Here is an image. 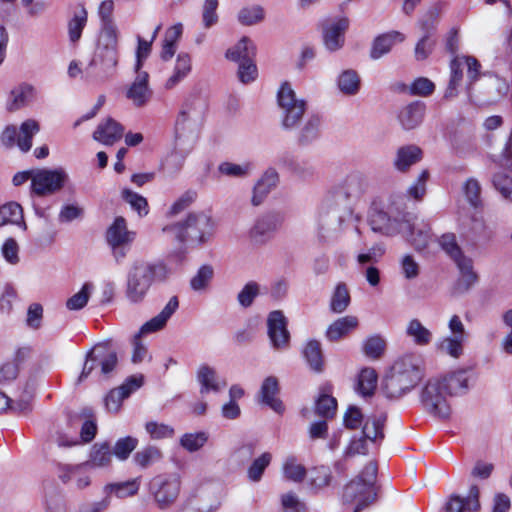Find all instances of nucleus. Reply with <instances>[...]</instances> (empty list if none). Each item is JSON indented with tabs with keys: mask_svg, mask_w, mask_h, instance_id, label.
<instances>
[{
	"mask_svg": "<svg viewBox=\"0 0 512 512\" xmlns=\"http://www.w3.org/2000/svg\"><path fill=\"white\" fill-rule=\"evenodd\" d=\"M369 189V179L360 172L349 174L334 193L325 200L321 219L330 229H339L353 214L352 202L360 199Z\"/></svg>",
	"mask_w": 512,
	"mask_h": 512,
	"instance_id": "f257e3e1",
	"label": "nucleus"
},
{
	"mask_svg": "<svg viewBox=\"0 0 512 512\" xmlns=\"http://www.w3.org/2000/svg\"><path fill=\"white\" fill-rule=\"evenodd\" d=\"M424 376L423 360L419 355L407 354L395 361L384 379L386 397L398 399L411 392Z\"/></svg>",
	"mask_w": 512,
	"mask_h": 512,
	"instance_id": "f03ea898",
	"label": "nucleus"
},
{
	"mask_svg": "<svg viewBox=\"0 0 512 512\" xmlns=\"http://www.w3.org/2000/svg\"><path fill=\"white\" fill-rule=\"evenodd\" d=\"M168 274L162 262L133 261L126 276V298L133 304L143 302L153 283L166 280Z\"/></svg>",
	"mask_w": 512,
	"mask_h": 512,
	"instance_id": "7ed1b4c3",
	"label": "nucleus"
},
{
	"mask_svg": "<svg viewBox=\"0 0 512 512\" xmlns=\"http://www.w3.org/2000/svg\"><path fill=\"white\" fill-rule=\"evenodd\" d=\"M117 365L118 355L111 341L97 343L86 353L78 381H84L89 377L99 382L107 380L112 376Z\"/></svg>",
	"mask_w": 512,
	"mask_h": 512,
	"instance_id": "20e7f679",
	"label": "nucleus"
},
{
	"mask_svg": "<svg viewBox=\"0 0 512 512\" xmlns=\"http://www.w3.org/2000/svg\"><path fill=\"white\" fill-rule=\"evenodd\" d=\"M214 224L205 212L190 213L184 222L165 226L163 232L180 243H204L213 234Z\"/></svg>",
	"mask_w": 512,
	"mask_h": 512,
	"instance_id": "39448f33",
	"label": "nucleus"
},
{
	"mask_svg": "<svg viewBox=\"0 0 512 512\" xmlns=\"http://www.w3.org/2000/svg\"><path fill=\"white\" fill-rule=\"evenodd\" d=\"M377 471V464L371 461L344 487L343 501L356 505L353 512H360L375 501Z\"/></svg>",
	"mask_w": 512,
	"mask_h": 512,
	"instance_id": "423d86ee",
	"label": "nucleus"
},
{
	"mask_svg": "<svg viewBox=\"0 0 512 512\" xmlns=\"http://www.w3.org/2000/svg\"><path fill=\"white\" fill-rule=\"evenodd\" d=\"M277 103L281 112L282 128L289 131L299 128L307 110V101L299 98L291 85L284 82L278 90Z\"/></svg>",
	"mask_w": 512,
	"mask_h": 512,
	"instance_id": "0eeeda50",
	"label": "nucleus"
},
{
	"mask_svg": "<svg viewBox=\"0 0 512 512\" xmlns=\"http://www.w3.org/2000/svg\"><path fill=\"white\" fill-rule=\"evenodd\" d=\"M118 35L100 34L94 56L89 64L97 76L108 78L118 64Z\"/></svg>",
	"mask_w": 512,
	"mask_h": 512,
	"instance_id": "6e6552de",
	"label": "nucleus"
},
{
	"mask_svg": "<svg viewBox=\"0 0 512 512\" xmlns=\"http://www.w3.org/2000/svg\"><path fill=\"white\" fill-rule=\"evenodd\" d=\"M448 393L440 377L430 378L421 390L420 400L424 409L441 419H447L451 414Z\"/></svg>",
	"mask_w": 512,
	"mask_h": 512,
	"instance_id": "1a4fd4ad",
	"label": "nucleus"
},
{
	"mask_svg": "<svg viewBox=\"0 0 512 512\" xmlns=\"http://www.w3.org/2000/svg\"><path fill=\"white\" fill-rule=\"evenodd\" d=\"M178 308V298L176 296H173L169 299V301L159 314H157L156 316H154L153 318H151L149 321L142 325L139 333L134 337L132 353L133 363H141L148 355V350L141 343L140 336L142 334H148L162 330L166 326L167 321L177 311Z\"/></svg>",
	"mask_w": 512,
	"mask_h": 512,
	"instance_id": "9d476101",
	"label": "nucleus"
},
{
	"mask_svg": "<svg viewBox=\"0 0 512 512\" xmlns=\"http://www.w3.org/2000/svg\"><path fill=\"white\" fill-rule=\"evenodd\" d=\"M394 204V201L386 204L380 198L372 200L367 212V224L372 232L383 236H391L396 233L398 216L392 210Z\"/></svg>",
	"mask_w": 512,
	"mask_h": 512,
	"instance_id": "9b49d317",
	"label": "nucleus"
},
{
	"mask_svg": "<svg viewBox=\"0 0 512 512\" xmlns=\"http://www.w3.org/2000/svg\"><path fill=\"white\" fill-rule=\"evenodd\" d=\"M67 180L68 174L62 168L36 169L31 183V193L40 197L52 195L61 190Z\"/></svg>",
	"mask_w": 512,
	"mask_h": 512,
	"instance_id": "f8f14e48",
	"label": "nucleus"
},
{
	"mask_svg": "<svg viewBox=\"0 0 512 512\" xmlns=\"http://www.w3.org/2000/svg\"><path fill=\"white\" fill-rule=\"evenodd\" d=\"M39 129L37 121L28 119L21 124L19 133L15 126H7L0 136V141L6 148H12L17 144L21 151L27 152L31 149L32 138Z\"/></svg>",
	"mask_w": 512,
	"mask_h": 512,
	"instance_id": "ddd939ff",
	"label": "nucleus"
},
{
	"mask_svg": "<svg viewBox=\"0 0 512 512\" xmlns=\"http://www.w3.org/2000/svg\"><path fill=\"white\" fill-rule=\"evenodd\" d=\"M206 103L199 95H190L182 105L176 120V133L192 130L202 120Z\"/></svg>",
	"mask_w": 512,
	"mask_h": 512,
	"instance_id": "4468645a",
	"label": "nucleus"
},
{
	"mask_svg": "<svg viewBox=\"0 0 512 512\" xmlns=\"http://www.w3.org/2000/svg\"><path fill=\"white\" fill-rule=\"evenodd\" d=\"M283 223V216L278 212H268L256 218L249 230V239L255 245L269 242Z\"/></svg>",
	"mask_w": 512,
	"mask_h": 512,
	"instance_id": "2eb2a0df",
	"label": "nucleus"
},
{
	"mask_svg": "<svg viewBox=\"0 0 512 512\" xmlns=\"http://www.w3.org/2000/svg\"><path fill=\"white\" fill-rule=\"evenodd\" d=\"M150 492L161 509L171 506L180 492V481L176 478L155 477L150 483Z\"/></svg>",
	"mask_w": 512,
	"mask_h": 512,
	"instance_id": "dca6fc26",
	"label": "nucleus"
},
{
	"mask_svg": "<svg viewBox=\"0 0 512 512\" xmlns=\"http://www.w3.org/2000/svg\"><path fill=\"white\" fill-rule=\"evenodd\" d=\"M268 336L272 347L276 350H286L290 344V333L287 329V319L283 312L275 310L267 318Z\"/></svg>",
	"mask_w": 512,
	"mask_h": 512,
	"instance_id": "f3484780",
	"label": "nucleus"
},
{
	"mask_svg": "<svg viewBox=\"0 0 512 512\" xmlns=\"http://www.w3.org/2000/svg\"><path fill=\"white\" fill-rule=\"evenodd\" d=\"M276 165L280 168L286 169L301 179H310L315 174V166L311 160L300 158L290 152H282L277 156Z\"/></svg>",
	"mask_w": 512,
	"mask_h": 512,
	"instance_id": "a211bd4d",
	"label": "nucleus"
},
{
	"mask_svg": "<svg viewBox=\"0 0 512 512\" xmlns=\"http://www.w3.org/2000/svg\"><path fill=\"white\" fill-rule=\"evenodd\" d=\"M136 73L134 81L126 91V97L135 107L141 108L150 102L153 92L149 87V74L141 70Z\"/></svg>",
	"mask_w": 512,
	"mask_h": 512,
	"instance_id": "6ab92c4d",
	"label": "nucleus"
},
{
	"mask_svg": "<svg viewBox=\"0 0 512 512\" xmlns=\"http://www.w3.org/2000/svg\"><path fill=\"white\" fill-rule=\"evenodd\" d=\"M348 27L349 20L346 17L339 18L324 26L323 42L327 50L334 52L342 48Z\"/></svg>",
	"mask_w": 512,
	"mask_h": 512,
	"instance_id": "aec40b11",
	"label": "nucleus"
},
{
	"mask_svg": "<svg viewBox=\"0 0 512 512\" xmlns=\"http://www.w3.org/2000/svg\"><path fill=\"white\" fill-rule=\"evenodd\" d=\"M454 263L459 271V277L454 285V293H466L478 282L479 279L477 272L474 270L473 260L465 255L460 259H457Z\"/></svg>",
	"mask_w": 512,
	"mask_h": 512,
	"instance_id": "412c9836",
	"label": "nucleus"
},
{
	"mask_svg": "<svg viewBox=\"0 0 512 512\" xmlns=\"http://www.w3.org/2000/svg\"><path fill=\"white\" fill-rule=\"evenodd\" d=\"M480 508L479 488L473 485L465 498L451 495L445 505V512H478Z\"/></svg>",
	"mask_w": 512,
	"mask_h": 512,
	"instance_id": "4be33fe9",
	"label": "nucleus"
},
{
	"mask_svg": "<svg viewBox=\"0 0 512 512\" xmlns=\"http://www.w3.org/2000/svg\"><path fill=\"white\" fill-rule=\"evenodd\" d=\"M279 390L278 379L275 376H268L263 380L258 396L261 403L276 413L282 414L285 408L283 402L277 397Z\"/></svg>",
	"mask_w": 512,
	"mask_h": 512,
	"instance_id": "5701e85b",
	"label": "nucleus"
},
{
	"mask_svg": "<svg viewBox=\"0 0 512 512\" xmlns=\"http://www.w3.org/2000/svg\"><path fill=\"white\" fill-rule=\"evenodd\" d=\"M135 233L127 229L126 220L119 216L110 225L106 240L110 247L129 246L134 240Z\"/></svg>",
	"mask_w": 512,
	"mask_h": 512,
	"instance_id": "b1692460",
	"label": "nucleus"
},
{
	"mask_svg": "<svg viewBox=\"0 0 512 512\" xmlns=\"http://www.w3.org/2000/svg\"><path fill=\"white\" fill-rule=\"evenodd\" d=\"M124 134V127L115 119L108 117L101 122L93 133V139L104 144L113 145Z\"/></svg>",
	"mask_w": 512,
	"mask_h": 512,
	"instance_id": "393cba45",
	"label": "nucleus"
},
{
	"mask_svg": "<svg viewBox=\"0 0 512 512\" xmlns=\"http://www.w3.org/2000/svg\"><path fill=\"white\" fill-rule=\"evenodd\" d=\"M424 114L425 104L421 101H414L399 111L398 120L403 129L412 130L422 123Z\"/></svg>",
	"mask_w": 512,
	"mask_h": 512,
	"instance_id": "a878e982",
	"label": "nucleus"
},
{
	"mask_svg": "<svg viewBox=\"0 0 512 512\" xmlns=\"http://www.w3.org/2000/svg\"><path fill=\"white\" fill-rule=\"evenodd\" d=\"M441 381H443V385L449 396H462L470 389V376L464 369L452 372L442 377Z\"/></svg>",
	"mask_w": 512,
	"mask_h": 512,
	"instance_id": "bb28decb",
	"label": "nucleus"
},
{
	"mask_svg": "<svg viewBox=\"0 0 512 512\" xmlns=\"http://www.w3.org/2000/svg\"><path fill=\"white\" fill-rule=\"evenodd\" d=\"M279 182V174L274 168H269L258 180L253 189L251 202L254 206L260 205L270 191L276 187Z\"/></svg>",
	"mask_w": 512,
	"mask_h": 512,
	"instance_id": "cd10ccee",
	"label": "nucleus"
},
{
	"mask_svg": "<svg viewBox=\"0 0 512 512\" xmlns=\"http://www.w3.org/2000/svg\"><path fill=\"white\" fill-rule=\"evenodd\" d=\"M197 380L200 383V393L220 392L226 385V381L220 380L216 371L208 366L201 365L197 371Z\"/></svg>",
	"mask_w": 512,
	"mask_h": 512,
	"instance_id": "c85d7f7f",
	"label": "nucleus"
},
{
	"mask_svg": "<svg viewBox=\"0 0 512 512\" xmlns=\"http://www.w3.org/2000/svg\"><path fill=\"white\" fill-rule=\"evenodd\" d=\"M405 35L399 31H390L379 35L373 42L370 56L372 59H379L389 53L395 43L403 42Z\"/></svg>",
	"mask_w": 512,
	"mask_h": 512,
	"instance_id": "c756f323",
	"label": "nucleus"
},
{
	"mask_svg": "<svg viewBox=\"0 0 512 512\" xmlns=\"http://www.w3.org/2000/svg\"><path fill=\"white\" fill-rule=\"evenodd\" d=\"M111 446L108 442L95 443L90 450L89 459L82 464L91 468L107 467L112 462Z\"/></svg>",
	"mask_w": 512,
	"mask_h": 512,
	"instance_id": "7c9ffc66",
	"label": "nucleus"
},
{
	"mask_svg": "<svg viewBox=\"0 0 512 512\" xmlns=\"http://www.w3.org/2000/svg\"><path fill=\"white\" fill-rule=\"evenodd\" d=\"M322 119L317 114H310L302 126L299 125L297 141L300 145H308L320 136Z\"/></svg>",
	"mask_w": 512,
	"mask_h": 512,
	"instance_id": "2f4dec72",
	"label": "nucleus"
},
{
	"mask_svg": "<svg viewBox=\"0 0 512 512\" xmlns=\"http://www.w3.org/2000/svg\"><path fill=\"white\" fill-rule=\"evenodd\" d=\"M256 46L247 36H243L233 47L229 48L225 57L233 62H244L254 60Z\"/></svg>",
	"mask_w": 512,
	"mask_h": 512,
	"instance_id": "473e14b6",
	"label": "nucleus"
},
{
	"mask_svg": "<svg viewBox=\"0 0 512 512\" xmlns=\"http://www.w3.org/2000/svg\"><path fill=\"white\" fill-rule=\"evenodd\" d=\"M422 158V150L416 145L400 147L396 152L394 166L400 172H406Z\"/></svg>",
	"mask_w": 512,
	"mask_h": 512,
	"instance_id": "72a5a7b5",
	"label": "nucleus"
},
{
	"mask_svg": "<svg viewBox=\"0 0 512 512\" xmlns=\"http://www.w3.org/2000/svg\"><path fill=\"white\" fill-rule=\"evenodd\" d=\"M5 225H16L23 230L27 229L22 206L17 202H8L0 206V227Z\"/></svg>",
	"mask_w": 512,
	"mask_h": 512,
	"instance_id": "f704fd0d",
	"label": "nucleus"
},
{
	"mask_svg": "<svg viewBox=\"0 0 512 512\" xmlns=\"http://www.w3.org/2000/svg\"><path fill=\"white\" fill-rule=\"evenodd\" d=\"M192 70V60L188 53H179L176 58V63L172 75L165 83L166 89H172L180 82H182Z\"/></svg>",
	"mask_w": 512,
	"mask_h": 512,
	"instance_id": "c9c22d12",
	"label": "nucleus"
},
{
	"mask_svg": "<svg viewBox=\"0 0 512 512\" xmlns=\"http://www.w3.org/2000/svg\"><path fill=\"white\" fill-rule=\"evenodd\" d=\"M356 316L347 315L335 320L326 330V337L329 341H337L346 336L358 326Z\"/></svg>",
	"mask_w": 512,
	"mask_h": 512,
	"instance_id": "e433bc0d",
	"label": "nucleus"
},
{
	"mask_svg": "<svg viewBox=\"0 0 512 512\" xmlns=\"http://www.w3.org/2000/svg\"><path fill=\"white\" fill-rule=\"evenodd\" d=\"M387 420L384 412L376 413L370 416L363 426V437L372 442H380L384 439L383 428Z\"/></svg>",
	"mask_w": 512,
	"mask_h": 512,
	"instance_id": "4c0bfd02",
	"label": "nucleus"
},
{
	"mask_svg": "<svg viewBox=\"0 0 512 512\" xmlns=\"http://www.w3.org/2000/svg\"><path fill=\"white\" fill-rule=\"evenodd\" d=\"M162 459L163 452L155 445H147L138 450L133 456L135 465L141 469H147L148 467L161 462Z\"/></svg>",
	"mask_w": 512,
	"mask_h": 512,
	"instance_id": "58836bf2",
	"label": "nucleus"
},
{
	"mask_svg": "<svg viewBox=\"0 0 512 512\" xmlns=\"http://www.w3.org/2000/svg\"><path fill=\"white\" fill-rule=\"evenodd\" d=\"M303 356L310 369L316 373L323 372L324 359L321 344L317 340H310L303 350Z\"/></svg>",
	"mask_w": 512,
	"mask_h": 512,
	"instance_id": "ea45409f",
	"label": "nucleus"
},
{
	"mask_svg": "<svg viewBox=\"0 0 512 512\" xmlns=\"http://www.w3.org/2000/svg\"><path fill=\"white\" fill-rule=\"evenodd\" d=\"M114 2L104 0L98 8V15L101 21V33L107 35H118V30L113 19Z\"/></svg>",
	"mask_w": 512,
	"mask_h": 512,
	"instance_id": "a19ab883",
	"label": "nucleus"
},
{
	"mask_svg": "<svg viewBox=\"0 0 512 512\" xmlns=\"http://www.w3.org/2000/svg\"><path fill=\"white\" fill-rule=\"evenodd\" d=\"M406 335L418 346H427L433 339L432 332L418 319H412L406 327Z\"/></svg>",
	"mask_w": 512,
	"mask_h": 512,
	"instance_id": "79ce46f5",
	"label": "nucleus"
},
{
	"mask_svg": "<svg viewBox=\"0 0 512 512\" xmlns=\"http://www.w3.org/2000/svg\"><path fill=\"white\" fill-rule=\"evenodd\" d=\"M440 10L434 5L426 10V12L419 18L417 25L422 33V36L436 38L437 24L439 21Z\"/></svg>",
	"mask_w": 512,
	"mask_h": 512,
	"instance_id": "37998d69",
	"label": "nucleus"
},
{
	"mask_svg": "<svg viewBox=\"0 0 512 512\" xmlns=\"http://www.w3.org/2000/svg\"><path fill=\"white\" fill-rule=\"evenodd\" d=\"M87 18V10L83 4H80L78 10L74 12L73 17L68 22V36L72 43H76L81 38Z\"/></svg>",
	"mask_w": 512,
	"mask_h": 512,
	"instance_id": "c03bdc74",
	"label": "nucleus"
},
{
	"mask_svg": "<svg viewBox=\"0 0 512 512\" xmlns=\"http://www.w3.org/2000/svg\"><path fill=\"white\" fill-rule=\"evenodd\" d=\"M377 385V373L372 368L361 370L358 376L356 391L362 397H371Z\"/></svg>",
	"mask_w": 512,
	"mask_h": 512,
	"instance_id": "a18cd8bd",
	"label": "nucleus"
},
{
	"mask_svg": "<svg viewBox=\"0 0 512 512\" xmlns=\"http://www.w3.org/2000/svg\"><path fill=\"white\" fill-rule=\"evenodd\" d=\"M265 19V10L261 5H247L237 13V21L243 26H253Z\"/></svg>",
	"mask_w": 512,
	"mask_h": 512,
	"instance_id": "49530a36",
	"label": "nucleus"
},
{
	"mask_svg": "<svg viewBox=\"0 0 512 512\" xmlns=\"http://www.w3.org/2000/svg\"><path fill=\"white\" fill-rule=\"evenodd\" d=\"M140 488V479L135 478L125 482L110 483L104 487V493L110 496L114 493L118 498H126L137 494Z\"/></svg>",
	"mask_w": 512,
	"mask_h": 512,
	"instance_id": "de8ad7c7",
	"label": "nucleus"
},
{
	"mask_svg": "<svg viewBox=\"0 0 512 512\" xmlns=\"http://www.w3.org/2000/svg\"><path fill=\"white\" fill-rule=\"evenodd\" d=\"M466 339H462L455 336L443 337L437 344L438 350L452 358L458 359L464 353V344Z\"/></svg>",
	"mask_w": 512,
	"mask_h": 512,
	"instance_id": "09e8293b",
	"label": "nucleus"
},
{
	"mask_svg": "<svg viewBox=\"0 0 512 512\" xmlns=\"http://www.w3.org/2000/svg\"><path fill=\"white\" fill-rule=\"evenodd\" d=\"M350 293L345 283H338L330 299V310L333 313H343L350 305Z\"/></svg>",
	"mask_w": 512,
	"mask_h": 512,
	"instance_id": "8fccbe9b",
	"label": "nucleus"
},
{
	"mask_svg": "<svg viewBox=\"0 0 512 512\" xmlns=\"http://www.w3.org/2000/svg\"><path fill=\"white\" fill-rule=\"evenodd\" d=\"M338 88L345 95H355L360 89V78L355 70L343 71L338 77Z\"/></svg>",
	"mask_w": 512,
	"mask_h": 512,
	"instance_id": "3c124183",
	"label": "nucleus"
},
{
	"mask_svg": "<svg viewBox=\"0 0 512 512\" xmlns=\"http://www.w3.org/2000/svg\"><path fill=\"white\" fill-rule=\"evenodd\" d=\"M208 433L204 431L185 433L180 438V445L190 453L199 451L208 441Z\"/></svg>",
	"mask_w": 512,
	"mask_h": 512,
	"instance_id": "603ef678",
	"label": "nucleus"
},
{
	"mask_svg": "<svg viewBox=\"0 0 512 512\" xmlns=\"http://www.w3.org/2000/svg\"><path fill=\"white\" fill-rule=\"evenodd\" d=\"M146 433L152 440L170 439L175 435V429L168 424L157 421H147L144 425Z\"/></svg>",
	"mask_w": 512,
	"mask_h": 512,
	"instance_id": "864d4df0",
	"label": "nucleus"
},
{
	"mask_svg": "<svg viewBox=\"0 0 512 512\" xmlns=\"http://www.w3.org/2000/svg\"><path fill=\"white\" fill-rule=\"evenodd\" d=\"M362 349L367 357L379 359L386 349V341L380 335H373L364 341Z\"/></svg>",
	"mask_w": 512,
	"mask_h": 512,
	"instance_id": "5fc2aeb1",
	"label": "nucleus"
},
{
	"mask_svg": "<svg viewBox=\"0 0 512 512\" xmlns=\"http://www.w3.org/2000/svg\"><path fill=\"white\" fill-rule=\"evenodd\" d=\"M283 473L285 478L293 482H302L306 476L305 467L297 462L293 456L288 457L283 465Z\"/></svg>",
	"mask_w": 512,
	"mask_h": 512,
	"instance_id": "6e6d98bb",
	"label": "nucleus"
},
{
	"mask_svg": "<svg viewBox=\"0 0 512 512\" xmlns=\"http://www.w3.org/2000/svg\"><path fill=\"white\" fill-rule=\"evenodd\" d=\"M138 445V439L132 436H126L116 441L113 447V454L121 461L127 460Z\"/></svg>",
	"mask_w": 512,
	"mask_h": 512,
	"instance_id": "4d7b16f0",
	"label": "nucleus"
},
{
	"mask_svg": "<svg viewBox=\"0 0 512 512\" xmlns=\"http://www.w3.org/2000/svg\"><path fill=\"white\" fill-rule=\"evenodd\" d=\"M214 276V270L210 265L201 266L197 273L191 278L190 286L194 291L205 290Z\"/></svg>",
	"mask_w": 512,
	"mask_h": 512,
	"instance_id": "13d9d810",
	"label": "nucleus"
},
{
	"mask_svg": "<svg viewBox=\"0 0 512 512\" xmlns=\"http://www.w3.org/2000/svg\"><path fill=\"white\" fill-rule=\"evenodd\" d=\"M32 91V87L28 85L20 86L12 90L8 101V109L14 111L26 105L29 98L32 96Z\"/></svg>",
	"mask_w": 512,
	"mask_h": 512,
	"instance_id": "bf43d9fd",
	"label": "nucleus"
},
{
	"mask_svg": "<svg viewBox=\"0 0 512 512\" xmlns=\"http://www.w3.org/2000/svg\"><path fill=\"white\" fill-rule=\"evenodd\" d=\"M85 215V209L77 203L64 204L58 214V221L62 224L70 223L75 220H82Z\"/></svg>",
	"mask_w": 512,
	"mask_h": 512,
	"instance_id": "052dcab7",
	"label": "nucleus"
},
{
	"mask_svg": "<svg viewBox=\"0 0 512 512\" xmlns=\"http://www.w3.org/2000/svg\"><path fill=\"white\" fill-rule=\"evenodd\" d=\"M260 294V285L256 281L247 282L237 295V301L243 308L250 307Z\"/></svg>",
	"mask_w": 512,
	"mask_h": 512,
	"instance_id": "680f3d73",
	"label": "nucleus"
},
{
	"mask_svg": "<svg viewBox=\"0 0 512 512\" xmlns=\"http://www.w3.org/2000/svg\"><path fill=\"white\" fill-rule=\"evenodd\" d=\"M122 198L130 204L140 216H146L149 212L148 202L145 197L129 189H123Z\"/></svg>",
	"mask_w": 512,
	"mask_h": 512,
	"instance_id": "e2e57ef3",
	"label": "nucleus"
},
{
	"mask_svg": "<svg viewBox=\"0 0 512 512\" xmlns=\"http://www.w3.org/2000/svg\"><path fill=\"white\" fill-rule=\"evenodd\" d=\"M462 65L463 62L459 58H455L450 63V69H451V77L448 84V87L445 92V98L454 97L456 95V88L460 84L463 72H462Z\"/></svg>",
	"mask_w": 512,
	"mask_h": 512,
	"instance_id": "0e129e2a",
	"label": "nucleus"
},
{
	"mask_svg": "<svg viewBox=\"0 0 512 512\" xmlns=\"http://www.w3.org/2000/svg\"><path fill=\"white\" fill-rule=\"evenodd\" d=\"M337 401L330 395L322 394L316 401L315 413L324 418H331L335 415Z\"/></svg>",
	"mask_w": 512,
	"mask_h": 512,
	"instance_id": "69168bd1",
	"label": "nucleus"
},
{
	"mask_svg": "<svg viewBox=\"0 0 512 512\" xmlns=\"http://www.w3.org/2000/svg\"><path fill=\"white\" fill-rule=\"evenodd\" d=\"M92 290H93V285L91 283H85L79 292H77L76 294L71 296L66 301L67 309L80 310L83 307H85L90 298Z\"/></svg>",
	"mask_w": 512,
	"mask_h": 512,
	"instance_id": "338daca9",
	"label": "nucleus"
},
{
	"mask_svg": "<svg viewBox=\"0 0 512 512\" xmlns=\"http://www.w3.org/2000/svg\"><path fill=\"white\" fill-rule=\"evenodd\" d=\"M492 182L503 199L512 203V178L505 173H496Z\"/></svg>",
	"mask_w": 512,
	"mask_h": 512,
	"instance_id": "774afa93",
	"label": "nucleus"
}]
</instances>
